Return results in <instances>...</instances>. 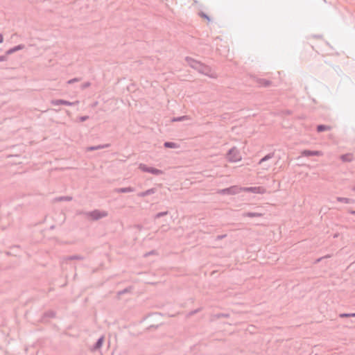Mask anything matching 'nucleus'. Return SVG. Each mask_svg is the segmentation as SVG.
Listing matches in <instances>:
<instances>
[{"instance_id":"obj_1","label":"nucleus","mask_w":355,"mask_h":355,"mask_svg":"<svg viewBox=\"0 0 355 355\" xmlns=\"http://www.w3.org/2000/svg\"><path fill=\"white\" fill-rule=\"evenodd\" d=\"M185 61L191 68L197 70L199 73L208 76H211L210 73L211 70L209 66L205 65V64L190 57H186Z\"/></svg>"},{"instance_id":"obj_2","label":"nucleus","mask_w":355,"mask_h":355,"mask_svg":"<svg viewBox=\"0 0 355 355\" xmlns=\"http://www.w3.org/2000/svg\"><path fill=\"white\" fill-rule=\"evenodd\" d=\"M241 191H243L242 187H239V186H232L228 188L218 190V193L221 195H236L239 193Z\"/></svg>"},{"instance_id":"obj_3","label":"nucleus","mask_w":355,"mask_h":355,"mask_svg":"<svg viewBox=\"0 0 355 355\" xmlns=\"http://www.w3.org/2000/svg\"><path fill=\"white\" fill-rule=\"evenodd\" d=\"M85 215L89 216L92 220H97L102 218H104L107 216V213L105 211H100L98 209H95L92 211L86 212Z\"/></svg>"},{"instance_id":"obj_4","label":"nucleus","mask_w":355,"mask_h":355,"mask_svg":"<svg viewBox=\"0 0 355 355\" xmlns=\"http://www.w3.org/2000/svg\"><path fill=\"white\" fill-rule=\"evenodd\" d=\"M139 168L143 172L149 173L155 175H159L163 174V171L162 170L148 166L144 164H140Z\"/></svg>"},{"instance_id":"obj_5","label":"nucleus","mask_w":355,"mask_h":355,"mask_svg":"<svg viewBox=\"0 0 355 355\" xmlns=\"http://www.w3.org/2000/svg\"><path fill=\"white\" fill-rule=\"evenodd\" d=\"M227 155L229 161L232 162H236L241 159L239 153L235 147H233L231 149H230L228 150Z\"/></svg>"},{"instance_id":"obj_6","label":"nucleus","mask_w":355,"mask_h":355,"mask_svg":"<svg viewBox=\"0 0 355 355\" xmlns=\"http://www.w3.org/2000/svg\"><path fill=\"white\" fill-rule=\"evenodd\" d=\"M51 104L55 106L60 105L72 106V105L78 104V101L70 102V101H68L66 100L56 99V100H52Z\"/></svg>"},{"instance_id":"obj_7","label":"nucleus","mask_w":355,"mask_h":355,"mask_svg":"<svg viewBox=\"0 0 355 355\" xmlns=\"http://www.w3.org/2000/svg\"><path fill=\"white\" fill-rule=\"evenodd\" d=\"M301 155L303 157H311V156H321L323 155V153L322 151H320V150H304L302 151Z\"/></svg>"},{"instance_id":"obj_8","label":"nucleus","mask_w":355,"mask_h":355,"mask_svg":"<svg viewBox=\"0 0 355 355\" xmlns=\"http://www.w3.org/2000/svg\"><path fill=\"white\" fill-rule=\"evenodd\" d=\"M256 82L259 86L263 87H268L272 84L271 81L263 78H257Z\"/></svg>"},{"instance_id":"obj_9","label":"nucleus","mask_w":355,"mask_h":355,"mask_svg":"<svg viewBox=\"0 0 355 355\" xmlns=\"http://www.w3.org/2000/svg\"><path fill=\"white\" fill-rule=\"evenodd\" d=\"M340 159L343 162H351L354 159V155L352 153H347L340 156Z\"/></svg>"},{"instance_id":"obj_10","label":"nucleus","mask_w":355,"mask_h":355,"mask_svg":"<svg viewBox=\"0 0 355 355\" xmlns=\"http://www.w3.org/2000/svg\"><path fill=\"white\" fill-rule=\"evenodd\" d=\"M336 201H338L339 202L346 203V204H354V203H355V200H354L352 198H343V197H337L336 198Z\"/></svg>"},{"instance_id":"obj_11","label":"nucleus","mask_w":355,"mask_h":355,"mask_svg":"<svg viewBox=\"0 0 355 355\" xmlns=\"http://www.w3.org/2000/svg\"><path fill=\"white\" fill-rule=\"evenodd\" d=\"M25 46L24 44H19L17 46H15L10 49H8L7 51H6V54L7 55H10L17 51H19V50H21L23 49H24Z\"/></svg>"},{"instance_id":"obj_12","label":"nucleus","mask_w":355,"mask_h":355,"mask_svg":"<svg viewBox=\"0 0 355 355\" xmlns=\"http://www.w3.org/2000/svg\"><path fill=\"white\" fill-rule=\"evenodd\" d=\"M155 191H156V189L155 188H151V189H148V190H146L145 191L139 193H138V196L139 197H146L147 196H149V195L155 193Z\"/></svg>"},{"instance_id":"obj_13","label":"nucleus","mask_w":355,"mask_h":355,"mask_svg":"<svg viewBox=\"0 0 355 355\" xmlns=\"http://www.w3.org/2000/svg\"><path fill=\"white\" fill-rule=\"evenodd\" d=\"M242 216L249 218L261 217L262 216V214L257 212H244L242 214Z\"/></svg>"},{"instance_id":"obj_14","label":"nucleus","mask_w":355,"mask_h":355,"mask_svg":"<svg viewBox=\"0 0 355 355\" xmlns=\"http://www.w3.org/2000/svg\"><path fill=\"white\" fill-rule=\"evenodd\" d=\"M109 146H110V144H104V145L89 146L87 148V151H93V150H96L103 149L105 148H107Z\"/></svg>"},{"instance_id":"obj_15","label":"nucleus","mask_w":355,"mask_h":355,"mask_svg":"<svg viewBox=\"0 0 355 355\" xmlns=\"http://www.w3.org/2000/svg\"><path fill=\"white\" fill-rule=\"evenodd\" d=\"M134 191H135V189L131 187L119 188V189H116V192H117V193H130V192H133Z\"/></svg>"},{"instance_id":"obj_16","label":"nucleus","mask_w":355,"mask_h":355,"mask_svg":"<svg viewBox=\"0 0 355 355\" xmlns=\"http://www.w3.org/2000/svg\"><path fill=\"white\" fill-rule=\"evenodd\" d=\"M275 155V153H268V155H266V156H264L263 157H262L259 162V164H263V162L269 160L270 159L272 158Z\"/></svg>"},{"instance_id":"obj_17","label":"nucleus","mask_w":355,"mask_h":355,"mask_svg":"<svg viewBox=\"0 0 355 355\" xmlns=\"http://www.w3.org/2000/svg\"><path fill=\"white\" fill-rule=\"evenodd\" d=\"M330 129H331L330 126L326 125H322V124L318 125L316 127V130L318 132H322L324 131L329 130Z\"/></svg>"},{"instance_id":"obj_18","label":"nucleus","mask_w":355,"mask_h":355,"mask_svg":"<svg viewBox=\"0 0 355 355\" xmlns=\"http://www.w3.org/2000/svg\"><path fill=\"white\" fill-rule=\"evenodd\" d=\"M104 338L102 336L99 338L96 343L94 345V349L96 350L100 349L102 347L103 343Z\"/></svg>"},{"instance_id":"obj_19","label":"nucleus","mask_w":355,"mask_h":355,"mask_svg":"<svg viewBox=\"0 0 355 355\" xmlns=\"http://www.w3.org/2000/svg\"><path fill=\"white\" fill-rule=\"evenodd\" d=\"M72 200L71 196H60L54 198V202H60V201H71Z\"/></svg>"},{"instance_id":"obj_20","label":"nucleus","mask_w":355,"mask_h":355,"mask_svg":"<svg viewBox=\"0 0 355 355\" xmlns=\"http://www.w3.org/2000/svg\"><path fill=\"white\" fill-rule=\"evenodd\" d=\"M164 146L168 148H176L178 147V144L171 141H166L164 144Z\"/></svg>"},{"instance_id":"obj_21","label":"nucleus","mask_w":355,"mask_h":355,"mask_svg":"<svg viewBox=\"0 0 355 355\" xmlns=\"http://www.w3.org/2000/svg\"><path fill=\"white\" fill-rule=\"evenodd\" d=\"M83 257L80 255H72V256H68L65 258V260H83Z\"/></svg>"},{"instance_id":"obj_22","label":"nucleus","mask_w":355,"mask_h":355,"mask_svg":"<svg viewBox=\"0 0 355 355\" xmlns=\"http://www.w3.org/2000/svg\"><path fill=\"white\" fill-rule=\"evenodd\" d=\"M189 119V116L184 115L178 117H174L172 119V121H183L185 120H188Z\"/></svg>"},{"instance_id":"obj_23","label":"nucleus","mask_w":355,"mask_h":355,"mask_svg":"<svg viewBox=\"0 0 355 355\" xmlns=\"http://www.w3.org/2000/svg\"><path fill=\"white\" fill-rule=\"evenodd\" d=\"M261 189V187H245L243 188V191H252L256 193L258 192V190H260Z\"/></svg>"},{"instance_id":"obj_24","label":"nucleus","mask_w":355,"mask_h":355,"mask_svg":"<svg viewBox=\"0 0 355 355\" xmlns=\"http://www.w3.org/2000/svg\"><path fill=\"white\" fill-rule=\"evenodd\" d=\"M55 316V313L53 311H48L44 313L45 318H54Z\"/></svg>"},{"instance_id":"obj_25","label":"nucleus","mask_w":355,"mask_h":355,"mask_svg":"<svg viewBox=\"0 0 355 355\" xmlns=\"http://www.w3.org/2000/svg\"><path fill=\"white\" fill-rule=\"evenodd\" d=\"M168 214V212L167 211H162V212H159L157 214H156L154 216V218L155 219H157V218H159L161 217H163L164 216H166L167 214Z\"/></svg>"},{"instance_id":"obj_26","label":"nucleus","mask_w":355,"mask_h":355,"mask_svg":"<svg viewBox=\"0 0 355 355\" xmlns=\"http://www.w3.org/2000/svg\"><path fill=\"white\" fill-rule=\"evenodd\" d=\"M199 15L202 17V18H205L206 19H207L209 21L211 20L210 17L206 14L204 12H199Z\"/></svg>"},{"instance_id":"obj_27","label":"nucleus","mask_w":355,"mask_h":355,"mask_svg":"<svg viewBox=\"0 0 355 355\" xmlns=\"http://www.w3.org/2000/svg\"><path fill=\"white\" fill-rule=\"evenodd\" d=\"M230 316V315L228 313H218L216 315H215V317L216 318H228Z\"/></svg>"},{"instance_id":"obj_28","label":"nucleus","mask_w":355,"mask_h":355,"mask_svg":"<svg viewBox=\"0 0 355 355\" xmlns=\"http://www.w3.org/2000/svg\"><path fill=\"white\" fill-rule=\"evenodd\" d=\"M80 78H72V79H71V80H69L67 81V83H68V84H73V83H76V82H78V81H80Z\"/></svg>"},{"instance_id":"obj_29","label":"nucleus","mask_w":355,"mask_h":355,"mask_svg":"<svg viewBox=\"0 0 355 355\" xmlns=\"http://www.w3.org/2000/svg\"><path fill=\"white\" fill-rule=\"evenodd\" d=\"M129 291H130V288H124V289H123V290H122V291H119V292H118V295H123V294H125V293H128Z\"/></svg>"},{"instance_id":"obj_30","label":"nucleus","mask_w":355,"mask_h":355,"mask_svg":"<svg viewBox=\"0 0 355 355\" xmlns=\"http://www.w3.org/2000/svg\"><path fill=\"white\" fill-rule=\"evenodd\" d=\"M91 85V83L89 82H85L81 85V89H85L87 87H89Z\"/></svg>"},{"instance_id":"obj_31","label":"nucleus","mask_w":355,"mask_h":355,"mask_svg":"<svg viewBox=\"0 0 355 355\" xmlns=\"http://www.w3.org/2000/svg\"><path fill=\"white\" fill-rule=\"evenodd\" d=\"M201 310V308H198L197 309H195V310H193L191 311L189 313V315H193L194 314L198 313Z\"/></svg>"},{"instance_id":"obj_32","label":"nucleus","mask_w":355,"mask_h":355,"mask_svg":"<svg viewBox=\"0 0 355 355\" xmlns=\"http://www.w3.org/2000/svg\"><path fill=\"white\" fill-rule=\"evenodd\" d=\"M89 119L88 116H82L79 118L80 121L83 122Z\"/></svg>"},{"instance_id":"obj_33","label":"nucleus","mask_w":355,"mask_h":355,"mask_svg":"<svg viewBox=\"0 0 355 355\" xmlns=\"http://www.w3.org/2000/svg\"><path fill=\"white\" fill-rule=\"evenodd\" d=\"M350 315H351V313H341V314H340V318H348V317L352 316Z\"/></svg>"},{"instance_id":"obj_34","label":"nucleus","mask_w":355,"mask_h":355,"mask_svg":"<svg viewBox=\"0 0 355 355\" xmlns=\"http://www.w3.org/2000/svg\"><path fill=\"white\" fill-rule=\"evenodd\" d=\"M225 236H226L225 234L219 235V236H217V239L220 240V239H222L225 238Z\"/></svg>"},{"instance_id":"obj_35","label":"nucleus","mask_w":355,"mask_h":355,"mask_svg":"<svg viewBox=\"0 0 355 355\" xmlns=\"http://www.w3.org/2000/svg\"><path fill=\"white\" fill-rule=\"evenodd\" d=\"M6 60V57L3 55L0 56V62H3Z\"/></svg>"},{"instance_id":"obj_36","label":"nucleus","mask_w":355,"mask_h":355,"mask_svg":"<svg viewBox=\"0 0 355 355\" xmlns=\"http://www.w3.org/2000/svg\"><path fill=\"white\" fill-rule=\"evenodd\" d=\"M3 35L1 34H0V44L3 42Z\"/></svg>"},{"instance_id":"obj_37","label":"nucleus","mask_w":355,"mask_h":355,"mask_svg":"<svg viewBox=\"0 0 355 355\" xmlns=\"http://www.w3.org/2000/svg\"><path fill=\"white\" fill-rule=\"evenodd\" d=\"M349 213L351 214L355 215V211H350Z\"/></svg>"},{"instance_id":"obj_38","label":"nucleus","mask_w":355,"mask_h":355,"mask_svg":"<svg viewBox=\"0 0 355 355\" xmlns=\"http://www.w3.org/2000/svg\"><path fill=\"white\" fill-rule=\"evenodd\" d=\"M352 315L351 317H354V318H355V313H351V315Z\"/></svg>"},{"instance_id":"obj_39","label":"nucleus","mask_w":355,"mask_h":355,"mask_svg":"<svg viewBox=\"0 0 355 355\" xmlns=\"http://www.w3.org/2000/svg\"><path fill=\"white\" fill-rule=\"evenodd\" d=\"M352 191L355 192V187L352 188Z\"/></svg>"},{"instance_id":"obj_40","label":"nucleus","mask_w":355,"mask_h":355,"mask_svg":"<svg viewBox=\"0 0 355 355\" xmlns=\"http://www.w3.org/2000/svg\"><path fill=\"white\" fill-rule=\"evenodd\" d=\"M321 260V258L317 259V262H319Z\"/></svg>"}]
</instances>
